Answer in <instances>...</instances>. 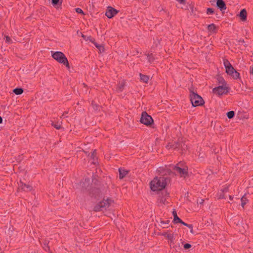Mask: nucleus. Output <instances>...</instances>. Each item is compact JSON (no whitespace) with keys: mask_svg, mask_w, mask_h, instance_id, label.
<instances>
[{"mask_svg":"<svg viewBox=\"0 0 253 253\" xmlns=\"http://www.w3.org/2000/svg\"><path fill=\"white\" fill-rule=\"evenodd\" d=\"M167 183V180L164 177H156L150 183V188L155 191L163 189Z\"/></svg>","mask_w":253,"mask_h":253,"instance_id":"nucleus-1","label":"nucleus"},{"mask_svg":"<svg viewBox=\"0 0 253 253\" xmlns=\"http://www.w3.org/2000/svg\"><path fill=\"white\" fill-rule=\"evenodd\" d=\"M224 65L226 69V73L232 76L233 78L237 79L239 77V73L236 71L228 60L224 61Z\"/></svg>","mask_w":253,"mask_h":253,"instance_id":"nucleus-2","label":"nucleus"},{"mask_svg":"<svg viewBox=\"0 0 253 253\" xmlns=\"http://www.w3.org/2000/svg\"><path fill=\"white\" fill-rule=\"evenodd\" d=\"M173 169L181 177H185L188 175V168L183 166L182 163H179L177 166L173 167Z\"/></svg>","mask_w":253,"mask_h":253,"instance_id":"nucleus-3","label":"nucleus"},{"mask_svg":"<svg viewBox=\"0 0 253 253\" xmlns=\"http://www.w3.org/2000/svg\"><path fill=\"white\" fill-rule=\"evenodd\" d=\"M190 98L191 103L194 107L201 105L204 103L202 97L193 91L190 92Z\"/></svg>","mask_w":253,"mask_h":253,"instance_id":"nucleus-4","label":"nucleus"},{"mask_svg":"<svg viewBox=\"0 0 253 253\" xmlns=\"http://www.w3.org/2000/svg\"><path fill=\"white\" fill-rule=\"evenodd\" d=\"M52 56L54 59L59 62L63 63L67 67H69L67 59L62 52L59 51L55 52L52 54Z\"/></svg>","mask_w":253,"mask_h":253,"instance_id":"nucleus-5","label":"nucleus"},{"mask_svg":"<svg viewBox=\"0 0 253 253\" xmlns=\"http://www.w3.org/2000/svg\"><path fill=\"white\" fill-rule=\"evenodd\" d=\"M228 87L227 84L223 82L221 85H219L218 87H214L212 89V91L214 93L218 95H221L223 94H226L228 92Z\"/></svg>","mask_w":253,"mask_h":253,"instance_id":"nucleus-6","label":"nucleus"},{"mask_svg":"<svg viewBox=\"0 0 253 253\" xmlns=\"http://www.w3.org/2000/svg\"><path fill=\"white\" fill-rule=\"evenodd\" d=\"M141 123L145 125H150L153 122L152 118L148 115L146 112H143L142 114L140 120Z\"/></svg>","mask_w":253,"mask_h":253,"instance_id":"nucleus-7","label":"nucleus"},{"mask_svg":"<svg viewBox=\"0 0 253 253\" xmlns=\"http://www.w3.org/2000/svg\"><path fill=\"white\" fill-rule=\"evenodd\" d=\"M118 13V11L112 7H108L106 11V15L109 18H112Z\"/></svg>","mask_w":253,"mask_h":253,"instance_id":"nucleus-8","label":"nucleus"},{"mask_svg":"<svg viewBox=\"0 0 253 253\" xmlns=\"http://www.w3.org/2000/svg\"><path fill=\"white\" fill-rule=\"evenodd\" d=\"M216 4L221 11L226 9L225 3L222 0H217Z\"/></svg>","mask_w":253,"mask_h":253,"instance_id":"nucleus-9","label":"nucleus"},{"mask_svg":"<svg viewBox=\"0 0 253 253\" xmlns=\"http://www.w3.org/2000/svg\"><path fill=\"white\" fill-rule=\"evenodd\" d=\"M119 177L120 179L123 178L128 172V171L123 169H119Z\"/></svg>","mask_w":253,"mask_h":253,"instance_id":"nucleus-10","label":"nucleus"},{"mask_svg":"<svg viewBox=\"0 0 253 253\" xmlns=\"http://www.w3.org/2000/svg\"><path fill=\"white\" fill-rule=\"evenodd\" d=\"M208 29L209 32L211 34H212V33H214L216 32L217 28L214 24H211L208 26Z\"/></svg>","mask_w":253,"mask_h":253,"instance_id":"nucleus-11","label":"nucleus"},{"mask_svg":"<svg viewBox=\"0 0 253 253\" xmlns=\"http://www.w3.org/2000/svg\"><path fill=\"white\" fill-rule=\"evenodd\" d=\"M140 80L145 83H148L150 79L149 76L140 74Z\"/></svg>","mask_w":253,"mask_h":253,"instance_id":"nucleus-12","label":"nucleus"},{"mask_svg":"<svg viewBox=\"0 0 253 253\" xmlns=\"http://www.w3.org/2000/svg\"><path fill=\"white\" fill-rule=\"evenodd\" d=\"M240 16L243 20H246L247 17V11L245 9H243L241 11Z\"/></svg>","mask_w":253,"mask_h":253,"instance_id":"nucleus-13","label":"nucleus"},{"mask_svg":"<svg viewBox=\"0 0 253 253\" xmlns=\"http://www.w3.org/2000/svg\"><path fill=\"white\" fill-rule=\"evenodd\" d=\"M173 221L175 223L182 222V220L177 216L175 211L173 212Z\"/></svg>","mask_w":253,"mask_h":253,"instance_id":"nucleus-14","label":"nucleus"},{"mask_svg":"<svg viewBox=\"0 0 253 253\" xmlns=\"http://www.w3.org/2000/svg\"><path fill=\"white\" fill-rule=\"evenodd\" d=\"M95 211H99L103 210V203H99L94 207Z\"/></svg>","mask_w":253,"mask_h":253,"instance_id":"nucleus-15","label":"nucleus"},{"mask_svg":"<svg viewBox=\"0 0 253 253\" xmlns=\"http://www.w3.org/2000/svg\"><path fill=\"white\" fill-rule=\"evenodd\" d=\"M13 92L17 95H19L22 93L23 90L21 88H15L13 90Z\"/></svg>","mask_w":253,"mask_h":253,"instance_id":"nucleus-16","label":"nucleus"},{"mask_svg":"<svg viewBox=\"0 0 253 253\" xmlns=\"http://www.w3.org/2000/svg\"><path fill=\"white\" fill-rule=\"evenodd\" d=\"M100 203H103V209L104 208H106L108 207L109 205L110 204V203L108 200L102 201L100 202Z\"/></svg>","mask_w":253,"mask_h":253,"instance_id":"nucleus-17","label":"nucleus"},{"mask_svg":"<svg viewBox=\"0 0 253 253\" xmlns=\"http://www.w3.org/2000/svg\"><path fill=\"white\" fill-rule=\"evenodd\" d=\"M234 115H235V113L233 111L228 112L227 114V117L229 119H231V118H233V117L234 116Z\"/></svg>","mask_w":253,"mask_h":253,"instance_id":"nucleus-18","label":"nucleus"},{"mask_svg":"<svg viewBox=\"0 0 253 253\" xmlns=\"http://www.w3.org/2000/svg\"><path fill=\"white\" fill-rule=\"evenodd\" d=\"M21 188L24 191H28L31 190V187L29 185H27L26 184L22 185L21 186Z\"/></svg>","mask_w":253,"mask_h":253,"instance_id":"nucleus-19","label":"nucleus"},{"mask_svg":"<svg viewBox=\"0 0 253 253\" xmlns=\"http://www.w3.org/2000/svg\"><path fill=\"white\" fill-rule=\"evenodd\" d=\"M241 202H242V206L243 207H244V205L246 203V198H244V197H242V198L241 199Z\"/></svg>","mask_w":253,"mask_h":253,"instance_id":"nucleus-20","label":"nucleus"},{"mask_svg":"<svg viewBox=\"0 0 253 253\" xmlns=\"http://www.w3.org/2000/svg\"><path fill=\"white\" fill-rule=\"evenodd\" d=\"M76 11L78 13H81L84 14L83 11L80 8H76Z\"/></svg>","mask_w":253,"mask_h":253,"instance_id":"nucleus-21","label":"nucleus"},{"mask_svg":"<svg viewBox=\"0 0 253 253\" xmlns=\"http://www.w3.org/2000/svg\"><path fill=\"white\" fill-rule=\"evenodd\" d=\"M213 13V10L212 8H209L207 9V13L208 14H212Z\"/></svg>","mask_w":253,"mask_h":253,"instance_id":"nucleus-22","label":"nucleus"},{"mask_svg":"<svg viewBox=\"0 0 253 253\" xmlns=\"http://www.w3.org/2000/svg\"><path fill=\"white\" fill-rule=\"evenodd\" d=\"M53 125L57 129H59L61 128L60 123H58L57 124H54Z\"/></svg>","mask_w":253,"mask_h":253,"instance_id":"nucleus-23","label":"nucleus"},{"mask_svg":"<svg viewBox=\"0 0 253 253\" xmlns=\"http://www.w3.org/2000/svg\"><path fill=\"white\" fill-rule=\"evenodd\" d=\"M191 247V245L189 244H185L184 245V248L185 249H188Z\"/></svg>","mask_w":253,"mask_h":253,"instance_id":"nucleus-24","label":"nucleus"},{"mask_svg":"<svg viewBox=\"0 0 253 253\" xmlns=\"http://www.w3.org/2000/svg\"><path fill=\"white\" fill-rule=\"evenodd\" d=\"M52 0V3L53 4H57L59 0Z\"/></svg>","mask_w":253,"mask_h":253,"instance_id":"nucleus-25","label":"nucleus"},{"mask_svg":"<svg viewBox=\"0 0 253 253\" xmlns=\"http://www.w3.org/2000/svg\"><path fill=\"white\" fill-rule=\"evenodd\" d=\"M94 45L97 48H102V45L98 44L97 43H94Z\"/></svg>","mask_w":253,"mask_h":253,"instance_id":"nucleus-26","label":"nucleus"},{"mask_svg":"<svg viewBox=\"0 0 253 253\" xmlns=\"http://www.w3.org/2000/svg\"><path fill=\"white\" fill-rule=\"evenodd\" d=\"M153 58V55L152 54H151V55H149L148 56V59L149 60V61H151V59H152Z\"/></svg>","mask_w":253,"mask_h":253,"instance_id":"nucleus-27","label":"nucleus"},{"mask_svg":"<svg viewBox=\"0 0 253 253\" xmlns=\"http://www.w3.org/2000/svg\"><path fill=\"white\" fill-rule=\"evenodd\" d=\"M180 223H182V224L184 225H186V226H188L189 228H190V227H191V225H188V224H187L185 223H184V222H183L182 221V222H180Z\"/></svg>","mask_w":253,"mask_h":253,"instance_id":"nucleus-28","label":"nucleus"},{"mask_svg":"<svg viewBox=\"0 0 253 253\" xmlns=\"http://www.w3.org/2000/svg\"><path fill=\"white\" fill-rule=\"evenodd\" d=\"M98 50H99V52H102V51H103V50H104V47L102 46V48H98Z\"/></svg>","mask_w":253,"mask_h":253,"instance_id":"nucleus-29","label":"nucleus"},{"mask_svg":"<svg viewBox=\"0 0 253 253\" xmlns=\"http://www.w3.org/2000/svg\"><path fill=\"white\" fill-rule=\"evenodd\" d=\"M122 87H123V85H122V84H121V85L119 86V90H122Z\"/></svg>","mask_w":253,"mask_h":253,"instance_id":"nucleus-30","label":"nucleus"},{"mask_svg":"<svg viewBox=\"0 0 253 253\" xmlns=\"http://www.w3.org/2000/svg\"><path fill=\"white\" fill-rule=\"evenodd\" d=\"M2 119L1 117H0V124L2 123Z\"/></svg>","mask_w":253,"mask_h":253,"instance_id":"nucleus-31","label":"nucleus"},{"mask_svg":"<svg viewBox=\"0 0 253 253\" xmlns=\"http://www.w3.org/2000/svg\"><path fill=\"white\" fill-rule=\"evenodd\" d=\"M178 1H179L181 3H182L183 2L184 0H177Z\"/></svg>","mask_w":253,"mask_h":253,"instance_id":"nucleus-32","label":"nucleus"},{"mask_svg":"<svg viewBox=\"0 0 253 253\" xmlns=\"http://www.w3.org/2000/svg\"><path fill=\"white\" fill-rule=\"evenodd\" d=\"M6 40H7V41H8H8H9V38H8V37H6Z\"/></svg>","mask_w":253,"mask_h":253,"instance_id":"nucleus-33","label":"nucleus"},{"mask_svg":"<svg viewBox=\"0 0 253 253\" xmlns=\"http://www.w3.org/2000/svg\"><path fill=\"white\" fill-rule=\"evenodd\" d=\"M251 73H252V74L253 75V68H252V70Z\"/></svg>","mask_w":253,"mask_h":253,"instance_id":"nucleus-34","label":"nucleus"},{"mask_svg":"<svg viewBox=\"0 0 253 253\" xmlns=\"http://www.w3.org/2000/svg\"><path fill=\"white\" fill-rule=\"evenodd\" d=\"M93 155H94L93 153V154H92V155H91V157H93Z\"/></svg>","mask_w":253,"mask_h":253,"instance_id":"nucleus-35","label":"nucleus"}]
</instances>
